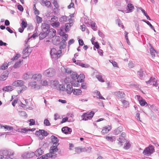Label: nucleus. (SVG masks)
<instances>
[{"label":"nucleus","instance_id":"f257e3e1","mask_svg":"<svg viewBox=\"0 0 159 159\" xmlns=\"http://www.w3.org/2000/svg\"><path fill=\"white\" fill-rule=\"evenodd\" d=\"M0 154L3 155L4 159H15L13 157L14 154V152L5 149H1L0 151Z\"/></svg>","mask_w":159,"mask_h":159},{"label":"nucleus","instance_id":"f03ea898","mask_svg":"<svg viewBox=\"0 0 159 159\" xmlns=\"http://www.w3.org/2000/svg\"><path fill=\"white\" fill-rule=\"evenodd\" d=\"M79 75L75 72H72L70 75V84L74 87H78L79 85V81L78 80Z\"/></svg>","mask_w":159,"mask_h":159},{"label":"nucleus","instance_id":"7ed1b4c3","mask_svg":"<svg viewBox=\"0 0 159 159\" xmlns=\"http://www.w3.org/2000/svg\"><path fill=\"white\" fill-rule=\"evenodd\" d=\"M57 146H58L53 145L50 147L49 153L47 154V155L48 156L49 158L55 159L57 157V154L56 153L58 151Z\"/></svg>","mask_w":159,"mask_h":159},{"label":"nucleus","instance_id":"20e7f679","mask_svg":"<svg viewBox=\"0 0 159 159\" xmlns=\"http://www.w3.org/2000/svg\"><path fill=\"white\" fill-rule=\"evenodd\" d=\"M117 140L118 141V145L120 146L123 145L124 143L125 142H126L124 147V149L128 150L130 147L131 144L129 143V141L127 140L125 138L119 137Z\"/></svg>","mask_w":159,"mask_h":159},{"label":"nucleus","instance_id":"39448f33","mask_svg":"<svg viewBox=\"0 0 159 159\" xmlns=\"http://www.w3.org/2000/svg\"><path fill=\"white\" fill-rule=\"evenodd\" d=\"M62 51L61 50H59L57 51L56 49L54 48H51L50 52L51 57L55 59H57L60 57V55Z\"/></svg>","mask_w":159,"mask_h":159},{"label":"nucleus","instance_id":"423d86ee","mask_svg":"<svg viewBox=\"0 0 159 159\" xmlns=\"http://www.w3.org/2000/svg\"><path fill=\"white\" fill-rule=\"evenodd\" d=\"M155 151L154 147L152 145L146 148L143 152V154L145 156H149L152 154Z\"/></svg>","mask_w":159,"mask_h":159},{"label":"nucleus","instance_id":"0eeeda50","mask_svg":"<svg viewBox=\"0 0 159 159\" xmlns=\"http://www.w3.org/2000/svg\"><path fill=\"white\" fill-rule=\"evenodd\" d=\"M94 114V113L91 111L89 113H84L81 116L82 120H87L92 119Z\"/></svg>","mask_w":159,"mask_h":159},{"label":"nucleus","instance_id":"6e6552de","mask_svg":"<svg viewBox=\"0 0 159 159\" xmlns=\"http://www.w3.org/2000/svg\"><path fill=\"white\" fill-rule=\"evenodd\" d=\"M35 135L39 137L40 139H43V136H47L48 133L47 132L44 130L39 129L38 131H36L35 133Z\"/></svg>","mask_w":159,"mask_h":159},{"label":"nucleus","instance_id":"1a4fd4ad","mask_svg":"<svg viewBox=\"0 0 159 159\" xmlns=\"http://www.w3.org/2000/svg\"><path fill=\"white\" fill-rule=\"evenodd\" d=\"M31 51L32 50L29 47V46H27L22 51V53L23 54L22 55V58L25 59L28 57Z\"/></svg>","mask_w":159,"mask_h":159},{"label":"nucleus","instance_id":"9d476101","mask_svg":"<svg viewBox=\"0 0 159 159\" xmlns=\"http://www.w3.org/2000/svg\"><path fill=\"white\" fill-rule=\"evenodd\" d=\"M44 74L48 77H52L55 74L54 70L52 68H49L44 72Z\"/></svg>","mask_w":159,"mask_h":159},{"label":"nucleus","instance_id":"9b49d317","mask_svg":"<svg viewBox=\"0 0 159 159\" xmlns=\"http://www.w3.org/2000/svg\"><path fill=\"white\" fill-rule=\"evenodd\" d=\"M50 27V25L49 24L46 23H43L42 24L41 29L42 32H48Z\"/></svg>","mask_w":159,"mask_h":159},{"label":"nucleus","instance_id":"f8f14e48","mask_svg":"<svg viewBox=\"0 0 159 159\" xmlns=\"http://www.w3.org/2000/svg\"><path fill=\"white\" fill-rule=\"evenodd\" d=\"M9 74V72L7 70L4 71L0 77V80L3 81L5 80L8 77Z\"/></svg>","mask_w":159,"mask_h":159},{"label":"nucleus","instance_id":"ddd939ff","mask_svg":"<svg viewBox=\"0 0 159 159\" xmlns=\"http://www.w3.org/2000/svg\"><path fill=\"white\" fill-rule=\"evenodd\" d=\"M51 139L53 145L58 146L59 145V143H58L59 140L56 137L52 135L51 137Z\"/></svg>","mask_w":159,"mask_h":159},{"label":"nucleus","instance_id":"4468645a","mask_svg":"<svg viewBox=\"0 0 159 159\" xmlns=\"http://www.w3.org/2000/svg\"><path fill=\"white\" fill-rule=\"evenodd\" d=\"M61 131L65 134H70L72 132V129L68 127L65 126L61 129Z\"/></svg>","mask_w":159,"mask_h":159},{"label":"nucleus","instance_id":"2eb2a0df","mask_svg":"<svg viewBox=\"0 0 159 159\" xmlns=\"http://www.w3.org/2000/svg\"><path fill=\"white\" fill-rule=\"evenodd\" d=\"M24 82L22 80H17L15 81L12 83L13 86L16 87H21L24 84Z\"/></svg>","mask_w":159,"mask_h":159},{"label":"nucleus","instance_id":"dca6fc26","mask_svg":"<svg viewBox=\"0 0 159 159\" xmlns=\"http://www.w3.org/2000/svg\"><path fill=\"white\" fill-rule=\"evenodd\" d=\"M56 33V30L53 29H50L47 32V34L51 38H53L55 35Z\"/></svg>","mask_w":159,"mask_h":159},{"label":"nucleus","instance_id":"f3484780","mask_svg":"<svg viewBox=\"0 0 159 159\" xmlns=\"http://www.w3.org/2000/svg\"><path fill=\"white\" fill-rule=\"evenodd\" d=\"M42 77V75L40 74H37L32 75V79L33 80L36 81H40Z\"/></svg>","mask_w":159,"mask_h":159},{"label":"nucleus","instance_id":"a211bd4d","mask_svg":"<svg viewBox=\"0 0 159 159\" xmlns=\"http://www.w3.org/2000/svg\"><path fill=\"white\" fill-rule=\"evenodd\" d=\"M41 4L43 6H45L48 8L51 7L52 4L49 1L47 0H43L41 2Z\"/></svg>","mask_w":159,"mask_h":159},{"label":"nucleus","instance_id":"6ab92c4d","mask_svg":"<svg viewBox=\"0 0 159 159\" xmlns=\"http://www.w3.org/2000/svg\"><path fill=\"white\" fill-rule=\"evenodd\" d=\"M115 95L116 96L118 99H121L122 98H124L125 94L124 92L122 91H119L116 92L115 93Z\"/></svg>","mask_w":159,"mask_h":159},{"label":"nucleus","instance_id":"aec40b11","mask_svg":"<svg viewBox=\"0 0 159 159\" xmlns=\"http://www.w3.org/2000/svg\"><path fill=\"white\" fill-rule=\"evenodd\" d=\"M134 8L133 5L130 3H128L126 8V13H129L132 12Z\"/></svg>","mask_w":159,"mask_h":159},{"label":"nucleus","instance_id":"412c9836","mask_svg":"<svg viewBox=\"0 0 159 159\" xmlns=\"http://www.w3.org/2000/svg\"><path fill=\"white\" fill-rule=\"evenodd\" d=\"M72 85L71 84V85L68 84L66 86V90L68 94H70L73 90L74 89H73Z\"/></svg>","mask_w":159,"mask_h":159},{"label":"nucleus","instance_id":"4be33fe9","mask_svg":"<svg viewBox=\"0 0 159 159\" xmlns=\"http://www.w3.org/2000/svg\"><path fill=\"white\" fill-rule=\"evenodd\" d=\"M111 129V126H108L103 128L102 131V133L104 134L107 133Z\"/></svg>","mask_w":159,"mask_h":159},{"label":"nucleus","instance_id":"5701e85b","mask_svg":"<svg viewBox=\"0 0 159 159\" xmlns=\"http://www.w3.org/2000/svg\"><path fill=\"white\" fill-rule=\"evenodd\" d=\"M122 131V126H120L114 130V134L115 135H118Z\"/></svg>","mask_w":159,"mask_h":159},{"label":"nucleus","instance_id":"b1692460","mask_svg":"<svg viewBox=\"0 0 159 159\" xmlns=\"http://www.w3.org/2000/svg\"><path fill=\"white\" fill-rule=\"evenodd\" d=\"M23 60L22 59H20L18 61L16 62L13 66V67L14 68H17L20 66L22 64Z\"/></svg>","mask_w":159,"mask_h":159},{"label":"nucleus","instance_id":"393cba45","mask_svg":"<svg viewBox=\"0 0 159 159\" xmlns=\"http://www.w3.org/2000/svg\"><path fill=\"white\" fill-rule=\"evenodd\" d=\"M61 41L60 42V46L59 48L60 49H63L66 47V41L64 40L63 39H61Z\"/></svg>","mask_w":159,"mask_h":159},{"label":"nucleus","instance_id":"a878e982","mask_svg":"<svg viewBox=\"0 0 159 159\" xmlns=\"http://www.w3.org/2000/svg\"><path fill=\"white\" fill-rule=\"evenodd\" d=\"M43 152V150L39 148L35 152V155L37 157H39L40 155H42Z\"/></svg>","mask_w":159,"mask_h":159},{"label":"nucleus","instance_id":"bb28decb","mask_svg":"<svg viewBox=\"0 0 159 159\" xmlns=\"http://www.w3.org/2000/svg\"><path fill=\"white\" fill-rule=\"evenodd\" d=\"M92 148L91 147H86L82 148V152L90 153L91 151Z\"/></svg>","mask_w":159,"mask_h":159},{"label":"nucleus","instance_id":"cd10ccee","mask_svg":"<svg viewBox=\"0 0 159 159\" xmlns=\"http://www.w3.org/2000/svg\"><path fill=\"white\" fill-rule=\"evenodd\" d=\"M47 32H43L39 34V38L40 40H41L45 38L47 35Z\"/></svg>","mask_w":159,"mask_h":159},{"label":"nucleus","instance_id":"c85d7f7f","mask_svg":"<svg viewBox=\"0 0 159 159\" xmlns=\"http://www.w3.org/2000/svg\"><path fill=\"white\" fill-rule=\"evenodd\" d=\"M143 69L141 68L140 70L137 71V74L139 77V78L141 80H143Z\"/></svg>","mask_w":159,"mask_h":159},{"label":"nucleus","instance_id":"c756f323","mask_svg":"<svg viewBox=\"0 0 159 159\" xmlns=\"http://www.w3.org/2000/svg\"><path fill=\"white\" fill-rule=\"evenodd\" d=\"M32 75L30 73H27L24 74L23 76V79L25 80H28L30 79H32Z\"/></svg>","mask_w":159,"mask_h":159},{"label":"nucleus","instance_id":"7c9ffc66","mask_svg":"<svg viewBox=\"0 0 159 159\" xmlns=\"http://www.w3.org/2000/svg\"><path fill=\"white\" fill-rule=\"evenodd\" d=\"M2 90L5 92L11 91L13 90L12 87L11 86H6L3 87Z\"/></svg>","mask_w":159,"mask_h":159},{"label":"nucleus","instance_id":"2f4dec72","mask_svg":"<svg viewBox=\"0 0 159 159\" xmlns=\"http://www.w3.org/2000/svg\"><path fill=\"white\" fill-rule=\"evenodd\" d=\"M82 91L80 89H74L73 91V93L77 95H79L81 94Z\"/></svg>","mask_w":159,"mask_h":159},{"label":"nucleus","instance_id":"473e14b6","mask_svg":"<svg viewBox=\"0 0 159 159\" xmlns=\"http://www.w3.org/2000/svg\"><path fill=\"white\" fill-rule=\"evenodd\" d=\"M139 103L141 106H145L146 107L148 106V104L144 99H142L139 100Z\"/></svg>","mask_w":159,"mask_h":159},{"label":"nucleus","instance_id":"72a5a7b5","mask_svg":"<svg viewBox=\"0 0 159 159\" xmlns=\"http://www.w3.org/2000/svg\"><path fill=\"white\" fill-rule=\"evenodd\" d=\"M52 84L56 89H58V88H59L60 84H59V82L57 80H55L53 81Z\"/></svg>","mask_w":159,"mask_h":159},{"label":"nucleus","instance_id":"f704fd0d","mask_svg":"<svg viewBox=\"0 0 159 159\" xmlns=\"http://www.w3.org/2000/svg\"><path fill=\"white\" fill-rule=\"evenodd\" d=\"M141 10V11L143 13L144 15L146 17L147 19L150 20H151V19L149 16L148 15L147 13L143 9L142 7H140L139 8Z\"/></svg>","mask_w":159,"mask_h":159},{"label":"nucleus","instance_id":"c9c22d12","mask_svg":"<svg viewBox=\"0 0 159 159\" xmlns=\"http://www.w3.org/2000/svg\"><path fill=\"white\" fill-rule=\"evenodd\" d=\"M30 85L31 87H33L34 89H39V85L36 84V81L32 82L30 83Z\"/></svg>","mask_w":159,"mask_h":159},{"label":"nucleus","instance_id":"e433bc0d","mask_svg":"<svg viewBox=\"0 0 159 159\" xmlns=\"http://www.w3.org/2000/svg\"><path fill=\"white\" fill-rule=\"evenodd\" d=\"M9 62L8 64L6 63H4L0 67V69L2 70H4L7 69L8 67V65L9 64Z\"/></svg>","mask_w":159,"mask_h":159},{"label":"nucleus","instance_id":"4c0bfd02","mask_svg":"<svg viewBox=\"0 0 159 159\" xmlns=\"http://www.w3.org/2000/svg\"><path fill=\"white\" fill-rule=\"evenodd\" d=\"M150 51L152 57L154 58L155 57V53L156 52V51L152 46L150 49Z\"/></svg>","mask_w":159,"mask_h":159},{"label":"nucleus","instance_id":"58836bf2","mask_svg":"<svg viewBox=\"0 0 159 159\" xmlns=\"http://www.w3.org/2000/svg\"><path fill=\"white\" fill-rule=\"evenodd\" d=\"M52 4H53L55 8L58 10L59 8V5L57 2V0H53L52 2Z\"/></svg>","mask_w":159,"mask_h":159},{"label":"nucleus","instance_id":"ea45409f","mask_svg":"<svg viewBox=\"0 0 159 159\" xmlns=\"http://www.w3.org/2000/svg\"><path fill=\"white\" fill-rule=\"evenodd\" d=\"M2 128H4L5 129H7L8 130H11L13 129V127L12 126H9L6 125H2L1 126Z\"/></svg>","mask_w":159,"mask_h":159},{"label":"nucleus","instance_id":"a19ab883","mask_svg":"<svg viewBox=\"0 0 159 159\" xmlns=\"http://www.w3.org/2000/svg\"><path fill=\"white\" fill-rule=\"evenodd\" d=\"M116 23L118 24L119 27H121L122 29L124 28V25L121 21L119 19H117L116 20Z\"/></svg>","mask_w":159,"mask_h":159},{"label":"nucleus","instance_id":"79ce46f5","mask_svg":"<svg viewBox=\"0 0 159 159\" xmlns=\"http://www.w3.org/2000/svg\"><path fill=\"white\" fill-rule=\"evenodd\" d=\"M21 20L22 21L21 23L20 24V26L22 28H25L27 25V23L26 21H25L22 19H21Z\"/></svg>","mask_w":159,"mask_h":159},{"label":"nucleus","instance_id":"37998d69","mask_svg":"<svg viewBox=\"0 0 159 159\" xmlns=\"http://www.w3.org/2000/svg\"><path fill=\"white\" fill-rule=\"evenodd\" d=\"M79 79L78 80L79 81V83L80 82L81 83L83 82V81H84V79L85 78V75L84 74H80L79 76Z\"/></svg>","mask_w":159,"mask_h":159},{"label":"nucleus","instance_id":"c03bdc74","mask_svg":"<svg viewBox=\"0 0 159 159\" xmlns=\"http://www.w3.org/2000/svg\"><path fill=\"white\" fill-rule=\"evenodd\" d=\"M95 93H96V95L98 97V98L101 99L105 100V98L101 96L99 91L96 90Z\"/></svg>","mask_w":159,"mask_h":159},{"label":"nucleus","instance_id":"a18cd8bd","mask_svg":"<svg viewBox=\"0 0 159 159\" xmlns=\"http://www.w3.org/2000/svg\"><path fill=\"white\" fill-rule=\"evenodd\" d=\"M122 102L125 108H126L129 107V103L128 101L124 100L122 101Z\"/></svg>","mask_w":159,"mask_h":159},{"label":"nucleus","instance_id":"49530a36","mask_svg":"<svg viewBox=\"0 0 159 159\" xmlns=\"http://www.w3.org/2000/svg\"><path fill=\"white\" fill-rule=\"evenodd\" d=\"M96 77L99 81L101 82H104V80L103 79L102 76L101 75H96Z\"/></svg>","mask_w":159,"mask_h":159},{"label":"nucleus","instance_id":"de8ad7c7","mask_svg":"<svg viewBox=\"0 0 159 159\" xmlns=\"http://www.w3.org/2000/svg\"><path fill=\"white\" fill-rule=\"evenodd\" d=\"M75 153H77L79 154L82 152V148H80L79 147H76L75 148Z\"/></svg>","mask_w":159,"mask_h":159},{"label":"nucleus","instance_id":"09e8293b","mask_svg":"<svg viewBox=\"0 0 159 159\" xmlns=\"http://www.w3.org/2000/svg\"><path fill=\"white\" fill-rule=\"evenodd\" d=\"M67 17L66 16H62L59 19V21L63 23L64 22L66 21L67 20Z\"/></svg>","mask_w":159,"mask_h":159},{"label":"nucleus","instance_id":"8fccbe9b","mask_svg":"<svg viewBox=\"0 0 159 159\" xmlns=\"http://www.w3.org/2000/svg\"><path fill=\"white\" fill-rule=\"evenodd\" d=\"M36 19L37 22L38 24L41 23L42 21V18L38 15H36Z\"/></svg>","mask_w":159,"mask_h":159},{"label":"nucleus","instance_id":"3c124183","mask_svg":"<svg viewBox=\"0 0 159 159\" xmlns=\"http://www.w3.org/2000/svg\"><path fill=\"white\" fill-rule=\"evenodd\" d=\"M51 25L53 27H58L60 26V23L58 22H57L56 21L52 22L51 24Z\"/></svg>","mask_w":159,"mask_h":159},{"label":"nucleus","instance_id":"603ef678","mask_svg":"<svg viewBox=\"0 0 159 159\" xmlns=\"http://www.w3.org/2000/svg\"><path fill=\"white\" fill-rule=\"evenodd\" d=\"M21 55L19 53L16 54V55L12 58L11 60L12 61L16 60L18 59L19 57H20Z\"/></svg>","mask_w":159,"mask_h":159},{"label":"nucleus","instance_id":"864d4df0","mask_svg":"<svg viewBox=\"0 0 159 159\" xmlns=\"http://www.w3.org/2000/svg\"><path fill=\"white\" fill-rule=\"evenodd\" d=\"M58 20V18L54 16H52L50 21L51 22H55L57 21Z\"/></svg>","mask_w":159,"mask_h":159},{"label":"nucleus","instance_id":"5fc2aeb1","mask_svg":"<svg viewBox=\"0 0 159 159\" xmlns=\"http://www.w3.org/2000/svg\"><path fill=\"white\" fill-rule=\"evenodd\" d=\"M95 23L92 21L91 22L90 26L92 29L94 31H96L97 30V27L95 26Z\"/></svg>","mask_w":159,"mask_h":159},{"label":"nucleus","instance_id":"6e6d98bb","mask_svg":"<svg viewBox=\"0 0 159 159\" xmlns=\"http://www.w3.org/2000/svg\"><path fill=\"white\" fill-rule=\"evenodd\" d=\"M65 69V73L68 74H71L73 71L69 68H64Z\"/></svg>","mask_w":159,"mask_h":159},{"label":"nucleus","instance_id":"4d7b16f0","mask_svg":"<svg viewBox=\"0 0 159 159\" xmlns=\"http://www.w3.org/2000/svg\"><path fill=\"white\" fill-rule=\"evenodd\" d=\"M106 139L108 141L111 142H113V140L115 139V137L114 136H106Z\"/></svg>","mask_w":159,"mask_h":159},{"label":"nucleus","instance_id":"13d9d810","mask_svg":"<svg viewBox=\"0 0 159 159\" xmlns=\"http://www.w3.org/2000/svg\"><path fill=\"white\" fill-rule=\"evenodd\" d=\"M41 84L44 86H46L48 84V81L46 80H42L41 82Z\"/></svg>","mask_w":159,"mask_h":159},{"label":"nucleus","instance_id":"bf43d9fd","mask_svg":"<svg viewBox=\"0 0 159 159\" xmlns=\"http://www.w3.org/2000/svg\"><path fill=\"white\" fill-rule=\"evenodd\" d=\"M71 81H72L71 79L69 77H66L64 80V83L67 84L68 83H70Z\"/></svg>","mask_w":159,"mask_h":159},{"label":"nucleus","instance_id":"052dcab7","mask_svg":"<svg viewBox=\"0 0 159 159\" xmlns=\"http://www.w3.org/2000/svg\"><path fill=\"white\" fill-rule=\"evenodd\" d=\"M44 124L46 126H49L51 125L49 121L47 119H45L44 120Z\"/></svg>","mask_w":159,"mask_h":159},{"label":"nucleus","instance_id":"680f3d73","mask_svg":"<svg viewBox=\"0 0 159 159\" xmlns=\"http://www.w3.org/2000/svg\"><path fill=\"white\" fill-rule=\"evenodd\" d=\"M49 157L48 156H47V154L45 155L42 156L41 157H38L37 159H48V158Z\"/></svg>","mask_w":159,"mask_h":159},{"label":"nucleus","instance_id":"e2e57ef3","mask_svg":"<svg viewBox=\"0 0 159 159\" xmlns=\"http://www.w3.org/2000/svg\"><path fill=\"white\" fill-rule=\"evenodd\" d=\"M29 121L30 122L29 123V125L30 126L34 125L35 124V121L33 119H30L29 120Z\"/></svg>","mask_w":159,"mask_h":159},{"label":"nucleus","instance_id":"0e129e2a","mask_svg":"<svg viewBox=\"0 0 159 159\" xmlns=\"http://www.w3.org/2000/svg\"><path fill=\"white\" fill-rule=\"evenodd\" d=\"M20 115L22 116H25L27 115V114L24 111H22L19 112Z\"/></svg>","mask_w":159,"mask_h":159},{"label":"nucleus","instance_id":"69168bd1","mask_svg":"<svg viewBox=\"0 0 159 159\" xmlns=\"http://www.w3.org/2000/svg\"><path fill=\"white\" fill-rule=\"evenodd\" d=\"M17 7L18 10H19L21 12L23 11L24 10V8L22 5L20 4H19L18 5Z\"/></svg>","mask_w":159,"mask_h":159},{"label":"nucleus","instance_id":"338daca9","mask_svg":"<svg viewBox=\"0 0 159 159\" xmlns=\"http://www.w3.org/2000/svg\"><path fill=\"white\" fill-rule=\"evenodd\" d=\"M29 129H26L25 128L21 129V133H26L29 131Z\"/></svg>","mask_w":159,"mask_h":159},{"label":"nucleus","instance_id":"774afa93","mask_svg":"<svg viewBox=\"0 0 159 159\" xmlns=\"http://www.w3.org/2000/svg\"><path fill=\"white\" fill-rule=\"evenodd\" d=\"M128 66L130 68H133L134 67V64L133 63L132 61H130L128 64Z\"/></svg>","mask_w":159,"mask_h":159}]
</instances>
